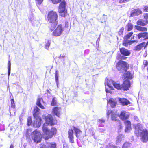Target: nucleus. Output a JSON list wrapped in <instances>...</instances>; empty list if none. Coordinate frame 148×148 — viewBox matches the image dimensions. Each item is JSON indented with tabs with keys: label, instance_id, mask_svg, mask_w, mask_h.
<instances>
[{
	"label": "nucleus",
	"instance_id": "nucleus-1",
	"mask_svg": "<svg viewBox=\"0 0 148 148\" xmlns=\"http://www.w3.org/2000/svg\"><path fill=\"white\" fill-rule=\"evenodd\" d=\"M46 123L43 125L42 130L45 135L46 136L45 140H47L51 138L56 133L57 130L55 128H52L51 130H49L48 126H52L54 125L55 121L53 119L51 115H48L45 117Z\"/></svg>",
	"mask_w": 148,
	"mask_h": 148
},
{
	"label": "nucleus",
	"instance_id": "nucleus-2",
	"mask_svg": "<svg viewBox=\"0 0 148 148\" xmlns=\"http://www.w3.org/2000/svg\"><path fill=\"white\" fill-rule=\"evenodd\" d=\"M112 83L116 88L118 90H122L124 91L128 90L130 87V81L129 79L125 80L122 85L115 83L114 82H113L112 80L110 81L108 79L107 80L106 82H105V85L106 84L109 88H111L112 86L111 83Z\"/></svg>",
	"mask_w": 148,
	"mask_h": 148
},
{
	"label": "nucleus",
	"instance_id": "nucleus-3",
	"mask_svg": "<svg viewBox=\"0 0 148 148\" xmlns=\"http://www.w3.org/2000/svg\"><path fill=\"white\" fill-rule=\"evenodd\" d=\"M135 133L137 136L140 137L143 142L145 143L148 141V131L144 130L141 124H137L135 127Z\"/></svg>",
	"mask_w": 148,
	"mask_h": 148
},
{
	"label": "nucleus",
	"instance_id": "nucleus-4",
	"mask_svg": "<svg viewBox=\"0 0 148 148\" xmlns=\"http://www.w3.org/2000/svg\"><path fill=\"white\" fill-rule=\"evenodd\" d=\"M116 68L120 72L123 73L127 70V64L124 61L120 60L117 64Z\"/></svg>",
	"mask_w": 148,
	"mask_h": 148
},
{
	"label": "nucleus",
	"instance_id": "nucleus-5",
	"mask_svg": "<svg viewBox=\"0 0 148 148\" xmlns=\"http://www.w3.org/2000/svg\"><path fill=\"white\" fill-rule=\"evenodd\" d=\"M58 15L57 13L53 11H50L48 15V20L49 22H53L57 21Z\"/></svg>",
	"mask_w": 148,
	"mask_h": 148
},
{
	"label": "nucleus",
	"instance_id": "nucleus-6",
	"mask_svg": "<svg viewBox=\"0 0 148 148\" xmlns=\"http://www.w3.org/2000/svg\"><path fill=\"white\" fill-rule=\"evenodd\" d=\"M42 136L40 133L37 130L34 131L32 133V138L34 142H40L41 140Z\"/></svg>",
	"mask_w": 148,
	"mask_h": 148
},
{
	"label": "nucleus",
	"instance_id": "nucleus-7",
	"mask_svg": "<svg viewBox=\"0 0 148 148\" xmlns=\"http://www.w3.org/2000/svg\"><path fill=\"white\" fill-rule=\"evenodd\" d=\"M66 8V2L64 0L60 3L58 11L60 14V15L62 17H64L65 14L64 12Z\"/></svg>",
	"mask_w": 148,
	"mask_h": 148
},
{
	"label": "nucleus",
	"instance_id": "nucleus-8",
	"mask_svg": "<svg viewBox=\"0 0 148 148\" xmlns=\"http://www.w3.org/2000/svg\"><path fill=\"white\" fill-rule=\"evenodd\" d=\"M63 29L61 25H59L57 28L53 31L52 33L53 36H60L62 32Z\"/></svg>",
	"mask_w": 148,
	"mask_h": 148
},
{
	"label": "nucleus",
	"instance_id": "nucleus-9",
	"mask_svg": "<svg viewBox=\"0 0 148 148\" xmlns=\"http://www.w3.org/2000/svg\"><path fill=\"white\" fill-rule=\"evenodd\" d=\"M130 115L129 112L125 111H121L119 116L120 118L122 120H125L127 119Z\"/></svg>",
	"mask_w": 148,
	"mask_h": 148
},
{
	"label": "nucleus",
	"instance_id": "nucleus-10",
	"mask_svg": "<svg viewBox=\"0 0 148 148\" xmlns=\"http://www.w3.org/2000/svg\"><path fill=\"white\" fill-rule=\"evenodd\" d=\"M142 13L141 10L139 9L133 10L131 13L130 16L132 17H135L141 14Z\"/></svg>",
	"mask_w": 148,
	"mask_h": 148
},
{
	"label": "nucleus",
	"instance_id": "nucleus-11",
	"mask_svg": "<svg viewBox=\"0 0 148 148\" xmlns=\"http://www.w3.org/2000/svg\"><path fill=\"white\" fill-rule=\"evenodd\" d=\"M35 119H36L34 120L33 126L34 127H39L41 125V119L40 117H37Z\"/></svg>",
	"mask_w": 148,
	"mask_h": 148
},
{
	"label": "nucleus",
	"instance_id": "nucleus-12",
	"mask_svg": "<svg viewBox=\"0 0 148 148\" xmlns=\"http://www.w3.org/2000/svg\"><path fill=\"white\" fill-rule=\"evenodd\" d=\"M56 145L55 143H47L45 145H43L40 148H56Z\"/></svg>",
	"mask_w": 148,
	"mask_h": 148
},
{
	"label": "nucleus",
	"instance_id": "nucleus-13",
	"mask_svg": "<svg viewBox=\"0 0 148 148\" xmlns=\"http://www.w3.org/2000/svg\"><path fill=\"white\" fill-rule=\"evenodd\" d=\"M124 123L125 125V132L128 133L131 130V122L129 121H125Z\"/></svg>",
	"mask_w": 148,
	"mask_h": 148
},
{
	"label": "nucleus",
	"instance_id": "nucleus-14",
	"mask_svg": "<svg viewBox=\"0 0 148 148\" xmlns=\"http://www.w3.org/2000/svg\"><path fill=\"white\" fill-rule=\"evenodd\" d=\"M45 102L41 98H38L36 102V104L40 108L42 109H44L45 108L43 106L45 104Z\"/></svg>",
	"mask_w": 148,
	"mask_h": 148
},
{
	"label": "nucleus",
	"instance_id": "nucleus-15",
	"mask_svg": "<svg viewBox=\"0 0 148 148\" xmlns=\"http://www.w3.org/2000/svg\"><path fill=\"white\" fill-rule=\"evenodd\" d=\"M120 51L121 53L123 55L125 56L129 55L131 53L129 51L124 48H120Z\"/></svg>",
	"mask_w": 148,
	"mask_h": 148
},
{
	"label": "nucleus",
	"instance_id": "nucleus-16",
	"mask_svg": "<svg viewBox=\"0 0 148 148\" xmlns=\"http://www.w3.org/2000/svg\"><path fill=\"white\" fill-rule=\"evenodd\" d=\"M73 132L72 130H70L68 131V138L70 142L71 143H74Z\"/></svg>",
	"mask_w": 148,
	"mask_h": 148
},
{
	"label": "nucleus",
	"instance_id": "nucleus-17",
	"mask_svg": "<svg viewBox=\"0 0 148 148\" xmlns=\"http://www.w3.org/2000/svg\"><path fill=\"white\" fill-rule=\"evenodd\" d=\"M123 106H126L130 103V101L125 98H117Z\"/></svg>",
	"mask_w": 148,
	"mask_h": 148
},
{
	"label": "nucleus",
	"instance_id": "nucleus-18",
	"mask_svg": "<svg viewBox=\"0 0 148 148\" xmlns=\"http://www.w3.org/2000/svg\"><path fill=\"white\" fill-rule=\"evenodd\" d=\"M29 20L30 21L32 22V23L34 25H37L39 23V22L38 21H37L34 19V15L32 13L30 14L29 17Z\"/></svg>",
	"mask_w": 148,
	"mask_h": 148
},
{
	"label": "nucleus",
	"instance_id": "nucleus-19",
	"mask_svg": "<svg viewBox=\"0 0 148 148\" xmlns=\"http://www.w3.org/2000/svg\"><path fill=\"white\" fill-rule=\"evenodd\" d=\"M114 99H110L108 101H107L108 104H110L111 107L112 108L114 107L117 103L116 101Z\"/></svg>",
	"mask_w": 148,
	"mask_h": 148
},
{
	"label": "nucleus",
	"instance_id": "nucleus-20",
	"mask_svg": "<svg viewBox=\"0 0 148 148\" xmlns=\"http://www.w3.org/2000/svg\"><path fill=\"white\" fill-rule=\"evenodd\" d=\"M145 48V42H143L135 47L134 48V50L139 51L141 49L143 48Z\"/></svg>",
	"mask_w": 148,
	"mask_h": 148
},
{
	"label": "nucleus",
	"instance_id": "nucleus-21",
	"mask_svg": "<svg viewBox=\"0 0 148 148\" xmlns=\"http://www.w3.org/2000/svg\"><path fill=\"white\" fill-rule=\"evenodd\" d=\"M73 130L75 132L76 137L77 138H79L82 134V131L79 129L75 127H73Z\"/></svg>",
	"mask_w": 148,
	"mask_h": 148
},
{
	"label": "nucleus",
	"instance_id": "nucleus-22",
	"mask_svg": "<svg viewBox=\"0 0 148 148\" xmlns=\"http://www.w3.org/2000/svg\"><path fill=\"white\" fill-rule=\"evenodd\" d=\"M137 36L139 39L141 38L148 39V33L146 32L140 33L137 35Z\"/></svg>",
	"mask_w": 148,
	"mask_h": 148
},
{
	"label": "nucleus",
	"instance_id": "nucleus-23",
	"mask_svg": "<svg viewBox=\"0 0 148 148\" xmlns=\"http://www.w3.org/2000/svg\"><path fill=\"white\" fill-rule=\"evenodd\" d=\"M60 109L57 107H54L53 109V112L57 116L59 117L60 112Z\"/></svg>",
	"mask_w": 148,
	"mask_h": 148
},
{
	"label": "nucleus",
	"instance_id": "nucleus-24",
	"mask_svg": "<svg viewBox=\"0 0 148 148\" xmlns=\"http://www.w3.org/2000/svg\"><path fill=\"white\" fill-rule=\"evenodd\" d=\"M40 110V109L38 107L36 106L34 107L33 115L35 118H36L37 117H39L37 116L39 114Z\"/></svg>",
	"mask_w": 148,
	"mask_h": 148
},
{
	"label": "nucleus",
	"instance_id": "nucleus-25",
	"mask_svg": "<svg viewBox=\"0 0 148 148\" xmlns=\"http://www.w3.org/2000/svg\"><path fill=\"white\" fill-rule=\"evenodd\" d=\"M132 77V75L131 74L130 72L129 71H127L125 73H124L123 75V78L124 79L126 78L131 79Z\"/></svg>",
	"mask_w": 148,
	"mask_h": 148
},
{
	"label": "nucleus",
	"instance_id": "nucleus-26",
	"mask_svg": "<svg viewBox=\"0 0 148 148\" xmlns=\"http://www.w3.org/2000/svg\"><path fill=\"white\" fill-rule=\"evenodd\" d=\"M148 23L146 21L141 19L138 20L137 22V24L138 25L143 26H145L146 24Z\"/></svg>",
	"mask_w": 148,
	"mask_h": 148
},
{
	"label": "nucleus",
	"instance_id": "nucleus-27",
	"mask_svg": "<svg viewBox=\"0 0 148 148\" xmlns=\"http://www.w3.org/2000/svg\"><path fill=\"white\" fill-rule=\"evenodd\" d=\"M124 136L122 134H120L117 137L116 139V143L118 144L120 143L121 141L124 140Z\"/></svg>",
	"mask_w": 148,
	"mask_h": 148
},
{
	"label": "nucleus",
	"instance_id": "nucleus-28",
	"mask_svg": "<svg viewBox=\"0 0 148 148\" xmlns=\"http://www.w3.org/2000/svg\"><path fill=\"white\" fill-rule=\"evenodd\" d=\"M51 24L49 25L50 29L51 30H53L56 27L58 24V21H54L53 22H49Z\"/></svg>",
	"mask_w": 148,
	"mask_h": 148
},
{
	"label": "nucleus",
	"instance_id": "nucleus-29",
	"mask_svg": "<svg viewBox=\"0 0 148 148\" xmlns=\"http://www.w3.org/2000/svg\"><path fill=\"white\" fill-rule=\"evenodd\" d=\"M136 29L137 30L141 31H145L147 30V29L145 27H141L138 26H136Z\"/></svg>",
	"mask_w": 148,
	"mask_h": 148
},
{
	"label": "nucleus",
	"instance_id": "nucleus-30",
	"mask_svg": "<svg viewBox=\"0 0 148 148\" xmlns=\"http://www.w3.org/2000/svg\"><path fill=\"white\" fill-rule=\"evenodd\" d=\"M58 103L57 102L56 98L54 97L53 98L52 101L51 103V105L52 106L57 105Z\"/></svg>",
	"mask_w": 148,
	"mask_h": 148
},
{
	"label": "nucleus",
	"instance_id": "nucleus-31",
	"mask_svg": "<svg viewBox=\"0 0 148 148\" xmlns=\"http://www.w3.org/2000/svg\"><path fill=\"white\" fill-rule=\"evenodd\" d=\"M36 5L39 10L41 11V10L40 7V5L42 3L43 0H35Z\"/></svg>",
	"mask_w": 148,
	"mask_h": 148
},
{
	"label": "nucleus",
	"instance_id": "nucleus-32",
	"mask_svg": "<svg viewBox=\"0 0 148 148\" xmlns=\"http://www.w3.org/2000/svg\"><path fill=\"white\" fill-rule=\"evenodd\" d=\"M11 63L10 60L8 62V75L9 76L10 73Z\"/></svg>",
	"mask_w": 148,
	"mask_h": 148
},
{
	"label": "nucleus",
	"instance_id": "nucleus-33",
	"mask_svg": "<svg viewBox=\"0 0 148 148\" xmlns=\"http://www.w3.org/2000/svg\"><path fill=\"white\" fill-rule=\"evenodd\" d=\"M106 148H119V147L114 146L112 143H109L106 146Z\"/></svg>",
	"mask_w": 148,
	"mask_h": 148
},
{
	"label": "nucleus",
	"instance_id": "nucleus-34",
	"mask_svg": "<svg viewBox=\"0 0 148 148\" xmlns=\"http://www.w3.org/2000/svg\"><path fill=\"white\" fill-rule=\"evenodd\" d=\"M133 34V33L132 32L129 33L125 36V39L126 40H128L132 35Z\"/></svg>",
	"mask_w": 148,
	"mask_h": 148
},
{
	"label": "nucleus",
	"instance_id": "nucleus-35",
	"mask_svg": "<svg viewBox=\"0 0 148 148\" xmlns=\"http://www.w3.org/2000/svg\"><path fill=\"white\" fill-rule=\"evenodd\" d=\"M131 146V144L126 143L123 144L122 147V148H130Z\"/></svg>",
	"mask_w": 148,
	"mask_h": 148
},
{
	"label": "nucleus",
	"instance_id": "nucleus-36",
	"mask_svg": "<svg viewBox=\"0 0 148 148\" xmlns=\"http://www.w3.org/2000/svg\"><path fill=\"white\" fill-rule=\"evenodd\" d=\"M117 116L113 112L111 114V118L112 121H115L116 120V116Z\"/></svg>",
	"mask_w": 148,
	"mask_h": 148
},
{
	"label": "nucleus",
	"instance_id": "nucleus-37",
	"mask_svg": "<svg viewBox=\"0 0 148 148\" xmlns=\"http://www.w3.org/2000/svg\"><path fill=\"white\" fill-rule=\"evenodd\" d=\"M133 27V25L132 24L130 23H128L127 25L128 31H130L132 30Z\"/></svg>",
	"mask_w": 148,
	"mask_h": 148
},
{
	"label": "nucleus",
	"instance_id": "nucleus-38",
	"mask_svg": "<svg viewBox=\"0 0 148 148\" xmlns=\"http://www.w3.org/2000/svg\"><path fill=\"white\" fill-rule=\"evenodd\" d=\"M66 54H63L62 55H60L59 57V58L60 59H62L63 61L66 58Z\"/></svg>",
	"mask_w": 148,
	"mask_h": 148
},
{
	"label": "nucleus",
	"instance_id": "nucleus-39",
	"mask_svg": "<svg viewBox=\"0 0 148 148\" xmlns=\"http://www.w3.org/2000/svg\"><path fill=\"white\" fill-rule=\"evenodd\" d=\"M32 119L30 117H28L27 120V125L29 126L32 123Z\"/></svg>",
	"mask_w": 148,
	"mask_h": 148
},
{
	"label": "nucleus",
	"instance_id": "nucleus-40",
	"mask_svg": "<svg viewBox=\"0 0 148 148\" xmlns=\"http://www.w3.org/2000/svg\"><path fill=\"white\" fill-rule=\"evenodd\" d=\"M50 42L49 41L47 40L46 42L45 47L46 49H47L48 50V49L49 47V46H50Z\"/></svg>",
	"mask_w": 148,
	"mask_h": 148
},
{
	"label": "nucleus",
	"instance_id": "nucleus-41",
	"mask_svg": "<svg viewBox=\"0 0 148 148\" xmlns=\"http://www.w3.org/2000/svg\"><path fill=\"white\" fill-rule=\"evenodd\" d=\"M89 132L90 133V135L94 136L95 134V133L94 132L93 129L92 128L90 129L89 130Z\"/></svg>",
	"mask_w": 148,
	"mask_h": 148
},
{
	"label": "nucleus",
	"instance_id": "nucleus-42",
	"mask_svg": "<svg viewBox=\"0 0 148 148\" xmlns=\"http://www.w3.org/2000/svg\"><path fill=\"white\" fill-rule=\"evenodd\" d=\"M144 18L145 19V20L147 23H148V13H145L143 15Z\"/></svg>",
	"mask_w": 148,
	"mask_h": 148
},
{
	"label": "nucleus",
	"instance_id": "nucleus-43",
	"mask_svg": "<svg viewBox=\"0 0 148 148\" xmlns=\"http://www.w3.org/2000/svg\"><path fill=\"white\" fill-rule=\"evenodd\" d=\"M11 106L13 108H14L15 107V104L14 102V99H11Z\"/></svg>",
	"mask_w": 148,
	"mask_h": 148
},
{
	"label": "nucleus",
	"instance_id": "nucleus-44",
	"mask_svg": "<svg viewBox=\"0 0 148 148\" xmlns=\"http://www.w3.org/2000/svg\"><path fill=\"white\" fill-rule=\"evenodd\" d=\"M62 0H51L52 3L53 4H57L60 3Z\"/></svg>",
	"mask_w": 148,
	"mask_h": 148
},
{
	"label": "nucleus",
	"instance_id": "nucleus-45",
	"mask_svg": "<svg viewBox=\"0 0 148 148\" xmlns=\"http://www.w3.org/2000/svg\"><path fill=\"white\" fill-rule=\"evenodd\" d=\"M124 30V28L123 27L121 28L119 30V35H121L123 33V30Z\"/></svg>",
	"mask_w": 148,
	"mask_h": 148
},
{
	"label": "nucleus",
	"instance_id": "nucleus-46",
	"mask_svg": "<svg viewBox=\"0 0 148 148\" xmlns=\"http://www.w3.org/2000/svg\"><path fill=\"white\" fill-rule=\"evenodd\" d=\"M113 112H112V111L111 110H108V112L107 113V116L108 117H109V115L111 114V113H112Z\"/></svg>",
	"mask_w": 148,
	"mask_h": 148
},
{
	"label": "nucleus",
	"instance_id": "nucleus-47",
	"mask_svg": "<svg viewBox=\"0 0 148 148\" xmlns=\"http://www.w3.org/2000/svg\"><path fill=\"white\" fill-rule=\"evenodd\" d=\"M55 79L56 83H57V84L59 82L58 80V76L55 75Z\"/></svg>",
	"mask_w": 148,
	"mask_h": 148
},
{
	"label": "nucleus",
	"instance_id": "nucleus-48",
	"mask_svg": "<svg viewBox=\"0 0 148 148\" xmlns=\"http://www.w3.org/2000/svg\"><path fill=\"white\" fill-rule=\"evenodd\" d=\"M100 132L103 133L104 130L102 128H99L97 130Z\"/></svg>",
	"mask_w": 148,
	"mask_h": 148
},
{
	"label": "nucleus",
	"instance_id": "nucleus-49",
	"mask_svg": "<svg viewBox=\"0 0 148 148\" xmlns=\"http://www.w3.org/2000/svg\"><path fill=\"white\" fill-rule=\"evenodd\" d=\"M98 122L100 123H104L105 122V120L104 119H99L98 120Z\"/></svg>",
	"mask_w": 148,
	"mask_h": 148
},
{
	"label": "nucleus",
	"instance_id": "nucleus-50",
	"mask_svg": "<svg viewBox=\"0 0 148 148\" xmlns=\"http://www.w3.org/2000/svg\"><path fill=\"white\" fill-rule=\"evenodd\" d=\"M144 11L148 12V6H145L143 8Z\"/></svg>",
	"mask_w": 148,
	"mask_h": 148
},
{
	"label": "nucleus",
	"instance_id": "nucleus-51",
	"mask_svg": "<svg viewBox=\"0 0 148 148\" xmlns=\"http://www.w3.org/2000/svg\"><path fill=\"white\" fill-rule=\"evenodd\" d=\"M137 40H134L130 41V42H129V44L130 45V44H132L133 42H137Z\"/></svg>",
	"mask_w": 148,
	"mask_h": 148
},
{
	"label": "nucleus",
	"instance_id": "nucleus-52",
	"mask_svg": "<svg viewBox=\"0 0 148 148\" xmlns=\"http://www.w3.org/2000/svg\"><path fill=\"white\" fill-rule=\"evenodd\" d=\"M63 148H68V145L66 143H64L63 145Z\"/></svg>",
	"mask_w": 148,
	"mask_h": 148
},
{
	"label": "nucleus",
	"instance_id": "nucleus-53",
	"mask_svg": "<svg viewBox=\"0 0 148 148\" xmlns=\"http://www.w3.org/2000/svg\"><path fill=\"white\" fill-rule=\"evenodd\" d=\"M100 39V36H99V37L98 38V39L96 41V43L97 44V43H98V44L99 43Z\"/></svg>",
	"mask_w": 148,
	"mask_h": 148
},
{
	"label": "nucleus",
	"instance_id": "nucleus-54",
	"mask_svg": "<svg viewBox=\"0 0 148 148\" xmlns=\"http://www.w3.org/2000/svg\"><path fill=\"white\" fill-rule=\"evenodd\" d=\"M143 63L144 64L145 66L147 65V62L146 61H144Z\"/></svg>",
	"mask_w": 148,
	"mask_h": 148
},
{
	"label": "nucleus",
	"instance_id": "nucleus-55",
	"mask_svg": "<svg viewBox=\"0 0 148 148\" xmlns=\"http://www.w3.org/2000/svg\"><path fill=\"white\" fill-rule=\"evenodd\" d=\"M58 71H56V72L55 75L58 76Z\"/></svg>",
	"mask_w": 148,
	"mask_h": 148
},
{
	"label": "nucleus",
	"instance_id": "nucleus-56",
	"mask_svg": "<svg viewBox=\"0 0 148 148\" xmlns=\"http://www.w3.org/2000/svg\"><path fill=\"white\" fill-rule=\"evenodd\" d=\"M134 119L137 121H138L139 120L138 118L136 116H134Z\"/></svg>",
	"mask_w": 148,
	"mask_h": 148
},
{
	"label": "nucleus",
	"instance_id": "nucleus-57",
	"mask_svg": "<svg viewBox=\"0 0 148 148\" xmlns=\"http://www.w3.org/2000/svg\"><path fill=\"white\" fill-rule=\"evenodd\" d=\"M10 148H14V146L12 144H11L10 145Z\"/></svg>",
	"mask_w": 148,
	"mask_h": 148
},
{
	"label": "nucleus",
	"instance_id": "nucleus-58",
	"mask_svg": "<svg viewBox=\"0 0 148 148\" xmlns=\"http://www.w3.org/2000/svg\"><path fill=\"white\" fill-rule=\"evenodd\" d=\"M106 92L107 93L109 92V91L106 88Z\"/></svg>",
	"mask_w": 148,
	"mask_h": 148
},
{
	"label": "nucleus",
	"instance_id": "nucleus-59",
	"mask_svg": "<svg viewBox=\"0 0 148 148\" xmlns=\"http://www.w3.org/2000/svg\"><path fill=\"white\" fill-rule=\"evenodd\" d=\"M148 45V41L146 43H145V47H146Z\"/></svg>",
	"mask_w": 148,
	"mask_h": 148
},
{
	"label": "nucleus",
	"instance_id": "nucleus-60",
	"mask_svg": "<svg viewBox=\"0 0 148 148\" xmlns=\"http://www.w3.org/2000/svg\"><path fill=\"white\" fill-rule=\"evenodd\" d=\"M56 84L57 87V88H58V86H59V82H58V84H57V83H56Z\"/></svg>",
	"mask_w": 148,
	"mask_h": 148
},
{
	"label": "nucleus",
	"instance_id": "nucleus-61",
	"mask_svg": "<svg viewBox=\"0 0 148 148\" xmlns=\"http://www.w3.org/2000/svg\"><path fill=\"white\" fill-rule=\"evenodd\" d=\"M68 22H65V26H66L67 25H68Z\"/></svg>",
	"mask_w": 148,
	"mask_h": 148
},
{
	"label": "nucleus",
	"instance_id": "nucleus-62",
	"mask_svg": "<svg viewBox=\"0 0 148 148\" xmlns=\"http://www.w3.org/2000/svg\"><path fill=\"white\" fill-rule=\"evenodd\" d=\"M47 92L48 93H50L49 91V90H47Z\"/></svg>",
	"mask_w": 148,
	"mask_h": 148
}]
</instances>
